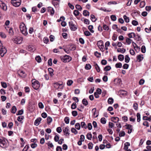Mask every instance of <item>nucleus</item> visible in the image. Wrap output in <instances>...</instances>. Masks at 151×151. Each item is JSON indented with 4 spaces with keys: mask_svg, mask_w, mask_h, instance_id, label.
I'll return each instance as SVG.
<instances>
[{
    "mask_svg": "<svg viewBox=\"0 0 151 151\" xmlns=\"http://www.w3.org/2000/svg\"><path fill=\"white\" fill-rule=\"evenodd\" d=\"M19 28L21 32L23 35L26 36L27 35V28L24 23L22 22L20 24Z\"/></svg>",
    "mask_w": 151,
    "mask_h": 151,
    "instance_id": "nucleus-1",
    "label": "nucleus"
},
{
    "mask_svg": "<svg viewBox=\"0 0 151 151\" xmlns=\"http://www.w3.org/2000/svg\"><path fill=\"white\" fill-rule=\"evenodd\" d=\"M60 59L63 62L66 63L70 61L71 60L72 58L69 55H65L64 56H61Z\"/></svg>",
    "mask_w": 151,
    "mask_h": 151,
    "instance_id": "nucleus-2",
    "label": "nucleus"
},
{
    "mask_svg": "<svg viewBox=\"0 0 151 151\" xmlns=\"http://www.w3.org/2000/svg\"><path fill=\"white\" fill-rule=\"evenodd\" d=\"M21 0H11V3L15 7H18L21 4Z\"/></svg>",
    "mask_w": 151,
    "mask_h": 151,
    "instance_id": "nucleus-3",
    "label": "nucleus"
},
{
    "mask_svg": "<svg viewBox=\"0 0 151 151\" xmlns=\"http://www.w3.org/2000/svg\"><path fill=\"white\" fill-rule=\"evenodd\" d=\"M6 145V143L4 139L2 137H0V146L4 148Z\"/></svg>",
    "mask_w": 151,
    "mask_h": 151,
    "instance_id": "nucleus-4",
    "label": "nucleus"
},
{
    "mask_svg": "<svg viewBox=\"0 0 151 151\" xmlns=\"http://www.w3.org/2000/svg\"><path fill=\"white\" fill-rule=\"evenodd\" d=\"M23 40V38L21 37H18L13 39V41L14 43L17 44H20Z\"/></svg>",
    "mask_w": 151,
    "mask_h": 151,
    "instance_id": "nucleus-5",
    "label": "nucleus"
},
{
    "mask_svg": "<svg viewBox=\"0 0 151 151\" xmlns=\"http://www.w3.org/2000/svg\"><path fill=\"white\" fill-rule=\"evenodd\" d=\"M69 24L70 28L71 30L75 31L77 29L76 25L73 24V22H69Z\"/></svg>",
    "mask_w": 151,
    "mask_h": 151,
    "instance_id": "nucleus-6",
    "label": "nucleus"
},
{
    "mask_svg": "<svg viewBox=\"0 0 151 151\" xmlns=\"http://www.w3.org/2000/svg\"><path fill=\"white\" fill-rule=\"evenodd\" d=\"M32 85L33 88L35 90H37L40 87V83L38 81H35L32 83Z\"/></svg>",
    "mask_w": 151,
    "mask_h": 151,
    "instance_id": "nucleus-7",
    "label": "nucleus"
},
{
    "mask_svg": "<svg viewBox=\"0 0 151 151\" xmlns=\"http://www.w3.org/2000/svg\"><path fill=\"white\" fill-rule=\"evenodd\" d=\"M6 52V49L4 46H2L0 50V55L2 57H3Z\"/></svg>",
    "mask_w": 151,
    "mask_h": 151,
    "instance_id": "nucleus-8",
    "label": "nucleus"
},
{
    "mask_svg": "<svg viewBox=\"0 0 151 151\" xmlns=\"http://www.w3.org/2000/svg\"><path fill=\"white\" fill-rule=\"evenodd\" d=\"M60 1V0H52V3L55 7H58Z\"/></svg>",
    "mask_w": 151,
    "mask_h": 151,
    "instance_id": "nucleus-9",
    "label": "nucleus"
},
{
    "mask_svg": "<svg viewBox=\"0 0 151 151\" xmlns=\"http://www.w3.org/2000/svg\"><path fill=\"white\" fill-rule=\"evenodd\" d=\"M27 50L32 52H33L35 50V48L32 45H29L27 47Z\"/></svg>",
    "mask_w": 151,
    "mask_h": 151,
    "instance_id": "nucleus-10",
    "label": "nucleus"
},
{
    "mask_svg": "<svg viewBox=\"0 0 151 151\" xmlns=\"http://www.w3.org/2000/svg\"><path fill=\"white\" fill-rule=\"evenodd\" d=\"M63 131L65 133L64 134L66 136H68L70 134V133H69L70 130L68 129V127H65V128L63 129Z\"/></svg>",
    "mask_w": 151,
    "mask_h": 151,
    "instance_id": "nucleus-11",
    "label": "nucleus"
},
{
    "mask_svg": "<svg viewBox=\"0 0 151 151\" xmlns=\"http://www.w3.org/2000/svg\"><path fill=\"white\" fill-rule=\"evenodd\" d=\"M48 12L50 13V15H52L54 13V10L53 8L51 7H48L47 9Z\"/></svg>",
    "mask_w": 151,
    "mask_h": 151,
    "instance_id": "nucleus-12",
    "label": "nucleus"
},
{
    "mask_svg": "<svg viewBox=\"0 0 151 151\" xmlns=\"http://www.w3.org/2000/svg\"><path fill=\"white\" fill-rule=\"evenodd\" d=\"M42 120L41 118L39 117L37 118L35 121L34 122L35 125L36 126H38L39 125L41 121Z\"/></svg>",
    "mask_w": 151,
    "mask_h": 151,
    "instance_id": "nucleus-13",
    "label": "nucleus"
},
{
    "mask_svg": "<svg viewBox=\"0 0 151 151\" xmlns=\"http://www.w3.org/2000/svg\"><path fill=\"white\" fill-rule=\"evenodd\" d=\"M1 3H0V6L4 10H6L7 9V7L5 4L2 3L1 1Z\"/></svg>",
    "mask_w": 151,
    "mask_h": 151,
    "instance_id": "nucleus-14",
    "label": "nucleus"
},
{
    "mask_svg": "<svg viewBox=\"0 0 151 151\" xmlns=\"http://www.w3.org/2000/svg\"><path fill=\"white\" fill-rule=\"evenodd\" d=\"M111 120L114 123L118 122L119 121V119L118 117H112L111 118Z\"/></svg>",
    "mask_w": 151,
    "mask_h": 151,
    "instance_id": "nucleus-15",
    "label": "nucleus"
},
{
    "mask_svg": "<svg viewBox=\"0 0 151 151\" xmlns=\"http://www.w3.org/2000/svg\"><path fill=\"white\" fill-rule=\"evenodd\" d=\"M94 66L95 69H96L98 73L100 71V68L98 65L96 63L94 62Z\"/></svg>",
    "mask_w": 151,
    "mask_h": 151,
    "instance_id": "nucleus-16",
    "label": "nucleus"
},
{
    "mask_svg": "<svg viewBox=\"0 0 151 151\" xmlns=\"http://www.w3.org/2000/svg\"><path fill=\"white\" fill-rule=\"evenodd\" d=\"M18 73L19 76L22 77H25V75L24 74L25 73L23 71L19 70L18 72Z\"/></svg>",
    "mask_w": 151,
    "mask_h": 151,
    "instance_id": "nucleus-17",
    "label": "nucleus"
},
{
    "mask_svg": "<svg viewBox=\"0 0 151 151\" xmlns=\"http://www.w3.org/2000/svg\"><path fill=\"white\" fill-rule=\"evenodd\" d=\"M137 58L138 60H139V62L141 61L143 59V55H139L137 57Z\"/></svg>",
    "mask_w": 151,
    "mask_h": 151,
    "instance_id": "nucleus-18",
    "label": "nucleus"
},
{
    "mask_svg": "<svg viewBox=\"0 0 151 151\" xmlns=\"http://www.w3.org/2000/svg\"><path fill=\"white\" fill-rule=\"evenodd\" d=\"M16 111L17 108L15 106H13L12 108L11 112L13 114H15L16 113Z\"/></svg>",
    "mask_w": 151,
    "mask_h": 151,
    "instance_id": "nucleus-19",
    "label": "nucleus"
},
{
    "mask_svg": "<svg viewBox=\"0 0 151 151\" xmlns=\"http://www.w3.org/2000/svg\"><path fill=\"white\" fill-rule=\"evenodd\" d=\"M91 19L92 21L93 22H95L97 20V19L96 18V17L93 14L91 15Z\"/></svg>",
    "mask_w": 151,
    "mask_h": 151,
    "instance_id": "nucleus-20",
    "label": "nucleus"
},
{
    "mask_svg": "<svg viewBox=\"0 0 151 151\" xmlns=\"http://www.w3.org/2000/svg\"><path fill=\"white\" fill-rule=\"evenodd\" d=\"M124 56L120 54L118 56V59L120 61H123L124 60Z\"/></svg>",
    "mask_w": 151,
    "mask_h": 151,
    "instance_id": "nucleus-21",
    "label": "nucleus"
},
{
    "mask_svg": "<svg viewBox=\"0 0 151 151\" xmlns=\"http://www.w3.org/2000/svg\"><path fill=\"white\" fill-rule=\"evenodd\" d=\"M133 45L134 46V48L135 50H136L137 49L139 50L140 48L139 47H138L136 44L134 42H132Z\"/></svg>",
    "mask_w": 151,
    "mask_h": 151,
    "instance_id": "nucleus-22",
    "label": "nucleus"
},
{
    "mask_svg": "<svg viewBox=\"0 0 151 151\" xmlns=\"http://www.w3.org/2000/svg\"><path fill=\"white\" fill-rule=\"evenodd\" d=\"M114 102V99L112 98H109L108 100V102L109 104H111Z\"/></svg>",
    "mask_w": 151,
    "mask_h": 151,
    "instance_id": "nucleus-23",
    "label": "nucleus"
},
{
    "mask_svg": "<svg viewBox=\"0 0 151 151\" xmlns=\"http://www.w3.org/2000/svg\"><path fill=\"white\" fill-rule=\"evenodd\" d=\"M83 14L85 16H88L89 15V12L86 10H84L83 12Z\"/></svg>",
    "mask_w": 151,
    "mask_h": 151,
    "instance_id": "nucleus-24",
    "label": "nucleus"
},
{
    "mask_svg": "<svg viewBox=\"0 0 151 151\" xmlns=\"http://www.w3.org/2000/svg\"><path fill=\"white\" fill-rule=\"evenodd\" d=\"M97 45L99 47H101L102 45H103V42L102 41L100 40L97 42Z\"/></svg>",
    "mask_w": 151,
    "mask_h": 151,
    "instance_id": "nucleus-25",
    "label": "nucleus"
},
{
    "mask_svg": "<svg viewBox=\"0 0 151 151\" xmlns=\"http://www.w3.org/2000/svg\"><path fill=\"white\" fill-rule=\"evenodd\" d=\"M125 51L126 50L124 48H118L117 50V51L118 52H121L123 53H124Z\"/></svg>",
    "mask_w": 151,
    "mask_h": 151,
    "instance_id": "nucleus-26",
    "label": "nucleus"
},
{
    "mask_svg": "<svg viewBox=\"0 0 151 151\" xmlns=\"http://www.w3.org/2000/svg\"><path fill=\"white\" fill-rule=\"evenodd\" d=\"M75 128L78 130H80L81 128V125L78 123H76L75 125Z\"/></svg>",
    "mask_w": 151,
    "mask_h": 151,
    "instance_id": "nucleus-27",
    "label": "nucleus"
},
{
    "mask_svg": "<svg viewBox=\"0 0 151 151\" xmlns=\"http://www.w3.org/2000/svg\"><path fill=\"white\" fill-rule=\"evenodd\" d=\"M130 60V58L129 57L128 55H126L125 56V62L126 63H128L129 62Z\"/></svg>",
    "mask_w": 151,
    "mask_h": 151,
    "instance_id": "nucleus-28",
    "label": "nucleus"
},
{
    "mask_svg": "<svg viewBox=\"0 0 151 151\" xmlns=\"http://www.w3.org/2000/svg\"><path fill=\"white\" fill-rule=\"evenodd\" d=\"M82 102L83 104L85 106H87L88 104V102L85 99H83Z\"/></svg>",
    "mask_w": 151,
    "mask_h": 151,
    "instance_id": "nucleus-29",
    "label": "nucleus"
},
{
    "mask_svg": "<svg viewBox=\"0 0 151 151\" xmlns=\"http://www.w3.org/2000/svg\"><path fill=\"white\" fill-rule=\"evenodd\" d=\"M24 116H19L17 118V120L20 122H21V123H22L23 122H22V120L23 119Z\"/></svg>",
    "mask_w": 151,
    "mask_h": 151,
    "instance_id": "nucleus-30",
    "label": "nucleus"
},
{
    "mask_svg": "<svg viewBox=\"0 0 151 151\" xmlns=\"http://www.w3.org/2000/svg\"><path fill=\"white\" fill-rule=\"evenodd\" d=\"M35 59L38 63H40L41 61V58L39 56L36 57L35 58Z\"/></svg>",
    "mask_w": 151,
    "mask_h": 151,
    "instance_id": "nucleus-31",
    "label": "nucleus"
},
{
    "mask_svg": "<svg viewBox=\"0 0 151 151\" xmlns=\"http://www.w3.org/2000/svg\"><path fill=\"white\" fill-rule=\"evenodd\" d=\"M93 25H90L88 27V29L90 30V32L92 33L94 32V31L93 30Z\"/></svg>",
    "mask_w": 151,
    "mask_h": 151,
    "instance_id": "nucleus-32",
    "label": "nucleus"
},
{
    "mask_svg": "<svg viewBox=\"0 0 151 151\" xmlns=\"http://www.w3.org/2000/svg\"><path fill=\"white\" fill-rule=\"evenodd\" d=\"M47 123L50 124L52 121V118L50 116H48L47 118Z\"/></svg>",
    "mask_w": 151,
    "mask_h": 151,
    "instance_id": "nucleus-33",
    "label": "nucleus"
},
{
    "mask_svg": "<svg viewBox=\"0 0 151 151\" xmlns=\"http://www.w3.org/2000/svg\"><path fill=\"white\" fill-rule=\"evenodd\" d=\"M91 68V65L89 64H87L85 66V68L86 70H88L90 69Z\"/></svg>",
    "mask_w": 151,
    "mask_h": 151,
    "instance_id": "nucleus-34",
    "label": "nucleus"
},
{
    "mask_svg": "<svg viewBox=\"0 0 151 151\" xmlns=\"http://www.w3.org/2000/svg\"><path fill=\"white\" fill-rule=\"evenodd\" d=\"M123 18L124 19L125 22L126 23H128L129 22V17H127L126 15H124V16Z\"/></svg>",
    "mask_w": 151,
    "mask_h": 151,
    "instance_id": "nucleus-35",
    "label": "nucleus"
},
{
    "mask_svg": "<svg viewBox=\"0 0 151 151\" xmlns=\"http://www.w3.org/2000/svg\"><path fill=\"white\" fill-rule=\"evenodd\" d=\"M81 126L82 128H84L86 129L87 128V126L85 123L84 122H81Z\"/></svg>",
    "mask_w": 151,
    "mask_h": 151,
    "instance_id": "nucleus-36",
    "label": "nucleus"
},
{
    "mask_svg": "<svg viewBox=\"0 0 151 151\" xmlns=\"http://www.w3.org/2000/svg\"><path fill=\"white\" fill-rule=\"evenodd\" d=\"M111 69V67L110 66H107L104 68V70L105 71H107L110 70Z\"/></svg>",
    "mask_w": 151,
    "mask_h": 151,
    "instance_id": "nucleus-37",
    "label": "nucleus"
},
{
    "mask_svg": "<svg viewBox=\"0 0 151 151\" xmlns=\"http://www.w3.org/2000/svg\"><path fill=\"white\" fill-rule=\"evenodd\" d=\"M145 1H141L140 4L139 6L141 8H143L145 6Z\"/></svg>",
    "mask_w": 151,
    "mask_h": 151,
    "instance_id": "nucleus-38",
    "label": "nucleus"
},
{
    "mask_svg": "<svg viewBox=\"0 0 151 151\" xmlns=\"http://www.w3.org/2000/svg\"><path fill=\"white\" fill-rule=\"evenodd\" d=\"M106 119L105 118L103 117L101 119V122L102 124H105L106 122Z\"/></svg>",
    "mask_w": 151,
    "mask_h": 151,
    "instance_id": "nucleus-39",
    "label": "nucleus"
},
{
    "mask_svg": "<svg viewBox=\"0 0 151 151\" xmlns=\"http://www.w3.org/2000/svg\"><path fill=\"white\" fill-rule=\"evenodd\" d=\"M115 67L116 68H120L122 67V64L121 63H117L115 65Z\"/></svg>",
    "mask_w": 151,
    "mask_h": 151,
    "instance_id": "nucleus-40",
    "label": "nucleus"
},
{
    "mask_svg": "<svg viewBox=\"0 0 151 151\" xmlns=\"http://www.w3.org/2000/svg\"><path fill=\"white\" fill-rule=\"evenodd\" d=\"M125 126L126 127V129H127L131 130V129H132V125L130 124H126Z\"/></svg>",
    "mask_w": 151,
    "mask_h": 151,
    "instance_id": "nucleus-41",
    "label": "nucleus"
},
{
    "mask_svg": "<svg viewBox=\"0 0 151 151\" xmlns=\"http://www.w3.org/2000/svg\"><path fill=\"white\" fill-rule=\"evenodd\" d=\"M71 132L74 133L75 134H76L78 133V131L74 128H72L71 129Z\"/></svg>",
    "mask_w": 151,
    "mask_h": 151,
    "instance_id": "nucleus-42",
    "label": "nucleus"
},
{
    "mask_svg": "<svg viewBox=\"0 0 151 151\" xmlns=\"http://www.w3.org/2000/svg\"><path fill=\"white\" fill-rule=\"evenodd\" d=\"M24 111L23 109H22L20 110H19L18 111V112L17 113V115H21L23 113Z\"/></svg>",
    "mask_w": 151,
    "mask_h": 151,
    "instance_id": "nucleus-43",
    "label": "nucleus"
},
{
    "mask_svg": "<svg viewBox=\"0 0 151 151\" xmlns=\"http://www.w3.org/2000/svg\"><path fill=\"white\" fill-rule=\"evenodd\" d=\"M92 135L91 133H88L86 135L87 138L89 140H91L92 138Z\"/></svg>",
    "mask_w": 151,
    "mask_h": 151,
    "instance_id": "nucleus-44",
    "label": "nucleus"
},
{
    "mask_svg": "<svg viewBox=\"0 0 151 151\" xmlns=\"http://www.w3.org/2000/svg\"><path fill=\"white\" fill-rule=\"evenodd\" d=\"M64 121L65 123L68 124L69 122V118L68 117H65L64 119Z\"/></svg>",
    "mask_w": 151,
    "mask_h": 151,
    "instance_id": "nucleus-45",
    "label": "nucleus"
},
{
    "mask_svg": "<svg viewBox=\"0 0 151 151\" xmlns=\"http://www.w3.org/2000/svg\"><path fill=\"white\" fill-rule=\"evenodd\" d=\"M84 34L87 36H89L91 35L90 32L88 31H86L84 32Z\"/></svg>",
    "mask_w": 151,
    "mask_h": 151,
    "instance_id": "nucleus-46",
    "label": "nucleus"
},
{
    "mask_svg": "<svg viewBox=\"0 0 151 151\" xmlns=\"http://www.w3.org/2000/svg\"><path fill=\"white\" fill-rule=\"evenodd\" d=\"M1 86L4 88H6L7 87V85L6 83L3 82H1Z\"/></svg>",
    "mask_w": 151,
    "mask_h": 151,
    "instance_id": "nucleus-47",
    "label": "nucleus"
},
{
    "mask_svg": "<svg viewBox=\"0 0 151 151\" xmlns=\"http://www.w3.org/2000/svg\"><path fill=\"white\" fill-rule=\"evenodd\" d=\"M110 17L111 20L113 21H115L116 19V17L115 15H111Z\"/></svg>",
    "mask_w": 151,
    "mask_h": 151,
    "instance_id": "nucleus-48",
    "label": "nucleus"
},
{
    "mask_svg": "<svg viewBox=\"0 0 151 151\" xmlns=\"http://www.w3.org/2000/svg\"><path fill=\"white\" fill-rule=\"evenodd\" d=\"M141 52L143 53H145L146 52V48L144 45L142 46L141 47Z\"/></svg>",
    "mask_w": 151,
    "mask_h": 151,
    "instance_id": "nucleus-49",
    "label": "nucleus"
},
{
    "mask_svg": "<svg viewBox=\"0 0 151 151\" xmlns=\"http://www.w3.org/2000/svg\"><path fill=\"white\" fill-rule=\"evenodd\" d=\"M76 8L79 11H81L82 9V7L79 5L77 4L76 6Z\"/></svg>",
    "mask_w": 151,
    "mask_h": 151,
    "instance_id": "nucleus-50",
    "label": "nucleus"
},
{
    "mask_svg": "<svg viewBox=\"0 0 151 151\" xmlns=\"http://www.w3.org/2000/svg\"><path fill=\"white\" fill-rule=\"evenodd\" d=\"M132 41V40L129 38H127L126 40V42L128 45L130 44Z\"/></svg>",
    "mask_w": 151,
    "mask_h": 151,
    "instance_id": "nucleus-51",
    "label": "nucleus"
},
{
    "mask_svg": "<svg viewBox=\"0 0 151 151\" xmlns=\"http://www.w3.org/2000/svg\"><path fill=\"white\" fill-rule=\"evenodd\" d=\"M125 134V133L124 131H122L120 132L119 135L120 137H123L124 136Z\"/></svg>",
    "mask_w": 151,
    "mask_h": 151,
    "instance_id": "nucleus-52",
    "label": "nucleus"
},
{
    "mask_svg": "<svg viewBox=\"0 0 151 151\" xmlns=\"http://www.w3.org/2000/svg\"><path fill=\"white\" fill-rule=\"evenodd\" d=\"M83 22L84 24H90L89 21L88 19H84Z\"/></svg>",
    "mask_w": 151,
    "mask_h": 151,
    "instance_id": "nucleus-53",
    "label": "nucleus"
},
{
    "mask_svg": "<svg viewBox=\"0 0 151 151\" xmlns=\"http://www.w3.org/2000/svg\"><path fill=\"white\" fill-rule=\"evenodd\" d=\"M59 138H60L57 135H56L55 136V137L54 138V140L56 142H58L59 139Z\"/></svg>",
    "mask_w": 151,
    "mask_h": 151,
    "instance_id": "nucleus-54",
    "label": "nucleus"
},
{
    "mask_svg": "<svg viewBox=\"0 0 151 151\" xmlns=\"http://www.w3.org/2000/svg\"><path fill=\"white\" fill-rule=\"evenodd\" d=\"M137 121L139 122L140 121V115L139 113H137Z\"/></svg>",
    "mask_w": 151,
    "mask_h": 151,
    "instance_id": "nucleus-55",
    "label": "nucleus"
},
{
    "mask_svg": "<svg viewBox=\"0 0 151 151\" xmlns=\"http://www.w3.org/2000/svg\"><path fill=\"white\" fill-rule=\"evenodd\" d=\"M73 81L71 80H69L68 81L67 84L68 86H70L73 83Z\"/></svg>",
    "mask_w": 151,
    "mask_h": 151,
    "instance_id": "nucleus-56",
    "label": "nucleus"
},
{
    "mask_svg": "<svg viewBox=\"0 0 151 151\" xmlns=\"http://www.w3.org/2000/svg\"><path fill=\"white\" fill-rule=\"evenodd\" d=\"M72 114L73 116H76L78 115V113L77 111H73L72 112Z\"/></svg>",
    "mask_w": 151,
    "mask_h": 151,
    "instance_id": "nucleus-57",
    "label": "nucleus"
},
{
    "mask_svg": "<svg viewBox=\"0 0 151 151\" xmlns=\"http://www.w3.org/2000/svg\"><path fill=\"white\" fill-rule=\"evenodd\" d=\"M114 81H117V83L118 84H119L121 83L122 81L120 79H116L114 80Z\"/></svg>",
    "mask_w": 151,
    "mask_h": 151,
    "instance_id": "nucleus-58",
    "label": "nucleus"
},
{
    "mask_svg": "<svg viewBox=\"0 0 151 151\" xmlns=\"http://www.w3.org/2000/svg\"><path fill=\"white\" fill-rule=\"evenodd\" d=\"M60 86V85L58 83H55L54 84V87L55 88L58 89L59 88Z\"/></svg>",
    "mask_w": 151,
    "mask_h": 151,
    "instance_id": "nucleus-59",
    "label": "nucleus"
},
{
    "mask_svg": "<svg viewBox=\"0 0 151 151\" xmlns=\"http://www.w3.org/2000/svg\"><path fill=\"white\" fill-rule=\"evenodd\" d=\"M76 108V104L75 103H73L71 105V108L72 109H75Z\"/></svg>",
    "mask_w": 151,
    "mask_h": 151,
    "instance_id": "nucleus-60",
    "label": "nucleus"
},
{
    "mask_svg": "<svg viewBox=\"0 0 151 151\" xmlns=\"http://www.w3.org/2000/svg\"><path fill=\"white\" fill-rule=\"evenodd\" d=\"M73 14L75 16H77L79 15V12L77 10H75L73 12Z\"/></svg>",
    "mask_w": 151,
    "mask_h": 151,
    "instance_id": "nucleus-61",
    "label": "nucleus"
},
{
    "mask_svg": "<svg viewBox=\"0 0 151 151\" xmlns=\"http://www.w3.org/2000/svg\"><path fill=\"white\" fill-rule=\"evenodd\" d=\"M101 63L102 65H105L107 64V62L106 60L103 59L101 60Z\"/></svg>",
    "mask_w": 151,
    "mask_h": 151,
    "instance_id": "nucleus-62",
    "label": "nucleus"
},
{
    "mask_svg": "<svg viewBox=\"0 0 151 151\" xmlns=\"http://www.w3.org/2000/svg\"><path fill=\"white\" fill-rule=\"evenodd\" d=\"M144 151H151V146H147L146 147V149H145Z\"/></svg>",
    "mask_w": 151,
    "mask_h": 151,
    "instance_id": "nucleus-63",
    "label": "nucleus"
},
{
    "mask_svg": "<svg viewBox=\"0 0 151 151\" xmlns=\"http://www.w3.org/2000/svg\"><path fill=\"white\" fill-rule=\"evenodd\" d=\"M129 65L128 64L125 63L124 65L122 67L124 69H127L129 67Z\"/></svg>",
    "mask_w": 151,
    "mask_h": 151,
    "instance_id": "nucleus-64",
    "label": "nucleus"
}]
</instances>
